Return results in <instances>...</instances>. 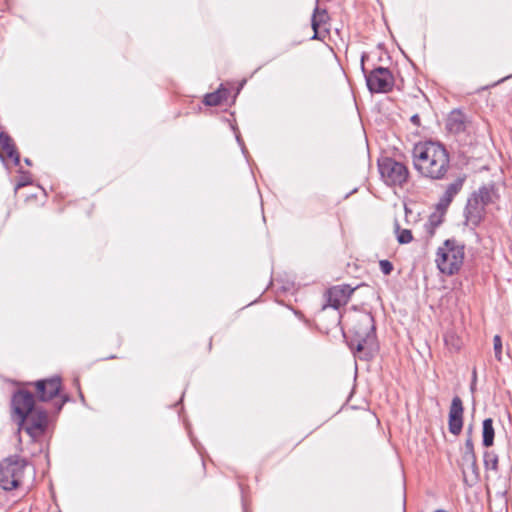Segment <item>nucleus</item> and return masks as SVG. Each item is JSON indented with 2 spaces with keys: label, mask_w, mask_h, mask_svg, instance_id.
Here are the masks:
<instances>
[{
  "label": "nucleus",
  "mask_w": 512,
  "mask_h": 512,
  "mask_svg": "<svg viewBox=\"0 0 512 512\" xmlns=\"http://www.w3.org/2000/svg\"><path fill=\"white\" fill-rule=\"evenodd\" d=\"M27 184V182H19L18 185H17V188H20V187H23Z\"/></svg>",
  "instance_id": "nucleus-33"
},
{
  "label": "nucleus",
  "mask_w": 512,
  "mask_h": 512,
  "mask_svg": "<svg viewBox=\"0 0 512 512\" xmlns=\"http://www.w3.org/2000/svg\"><path fill=\"white\" fill-rule=\"evenodd\" d=\"M475 382L472 381V384H471V389L473 390L475 388Z\"/></svg>",
  "instance_id": "nucleus-37"
},
{
  "label": "nucleus",
  "mask_w": 512,
  "mask_h": 512,
  "mask_svg": "<svg viewBox=\"0 0 512 512\" xmlns=\"http://www.w3.org/2000/svg\"><path fill=\"white\" fill-rule=\"evenodd\" d=\"M379 266L384 275H390L393 271V264L389 260H380Z\"/></svg>",
  "instance_id": "nucleus-25"
},
{
  "label": "nucleus",
  "mask_w": 512,
  "mask_h": 512,
  "mask_svg": "<svg viewBox=\"0 0 512 512\" xmlns=\"http://www.w3.org/2000/svg\"><path fill=\"white\" fill-rule=\"evenodd\" d=\"M24 161H25V163H26L27 165H29V166L31 165V160H30L29 158H25V160H24Z\"/></svg>",
  "instance_id": "nucleus-34"
},
{
  "label": "nucleus",
  "mask_w": 512,
  "mask_h": 512,
  "mask_svg": "<svg viewBox=\"0 0 512 512\" xmlns=\"http://www.w3.org/2000/svg\"><path fill=\"white\" fill-rule=\"evenodd\" d=\"M12 408L17 417V423L26 421V416L34 410L35 398L31 392L19 390L12 397Z\"/></svg>",
  "instance_id": "nucleus-8"
},
{
  "label": "nucleus",
  "mask_w": 512,
  "mask_h": 512,
  "mask_svg": "<svg viewBox=\"0 0 512 512\" xmlns=\"http://www.w3.org/2000/svg\"><path fill=\"white\" fill-rule=\"evenodd\" d=\"M313 15L318 16V23L321 25L322 23H325V21L328 18L327 12L325 10L320 11L318 7L315 8Z\"/></svg>",
  "instance_id": "nucleus-26"
},
{
  "label": "nucleus",
  "mask_w": 512,
  "mask_h": 512,
  "mask_svg": "<svg viewBox=\"0 0 512 512\" xmlns=\"http://www.w3.org/2000/svg\"><path fill=\"white\" fill-rule=\"evenodd\" d=\"M228 94H229V91H228V90H227V92H226V93H221V96H222V102L227 100Z\"/></svg>",
  "instance_id": "nucleus-31"
},
{
  "label": "nucleus",
  "mask_w": 512,
  "mask_h": 512,
  "mask_svg": "<svg viewBox=\"0 0 512 512\" xmlns=\"http://www.w3.org/2000/svg\"><path fill=\"white\" fill-rule=\"evenodd\" d=\"M0 146L7 157L12 159L15 165H18L20 155L15 148L12 138L5 132H0Z\"/></svg>",
  "instance_id": "nucleus-15"
},
{
  "label": "nucleus",
  "mask_w": 512,
  "mask_h": 512,
  "mask_svg": "<svg viewBox=\"0 0 512 512\" xmlns=\"http://www.w3.org/2000/svg\"><path fill=\"white\" fill-rule=\"evenodd\" d=\"M471 196L476 198L478 202L486 208V206L492 202V189L487 186H482Z\"/></svg>",
  "instance_id": "nucleus-18"
},
{
  "label": "nucleus",
  "mask_w": 512,
  "mask_h": 512,
  "mask_svg": "<svg viewBox=\"0 0 512 512\" xmlns=\"http://www.w3.org/2000/svg\"><path fill=\"white\" fill-rule=\"evenodd\" d=\"M467 120L460 110H453L447 118L446 128L450 133L460 134L466 130Z\"/></svg>",
  "instance_id": "nucleus-14"
},
{
  "label": "nucleus",
  "mask_w": 512,
  "mask_h": 512,
  "mask_svg": "<svg viewBox=\"0 0 512 512\" xmlns=\"http://www.w3.org/2000/svg\"><path fill=\"white\" fill-rule=\"evenodd\" d=\"M375 330L374 318L368 313L359 317L357 324L351 331V336L344 335L349 348L354 353H363V356H360L361 359L367 360L372 356L370 350L375 344Z\"/></svg>",
  "instance_id": "nucleus-2"
},
{
  "label": "nucleus",
  "mask_w": 512,
  "mask_h": 512,
  "mask_svg": "<svg viewBox=\"0 0 512 512\" xmlns=\"http://www.w3.org/2000/svg\"><path fill=\"white\" fill-rule=\"evenodd\" d=\"M236 140H237L238 144L240 145L243 154L246 155L247 154V149L245 148L244 142H243V140L241 139V136L238 133L236 134Z\"/></svg>",
  "instance_id": "nucleus-28"
},
{
  "label": "nucleus",
  "mask_w": 512,
  "mask_h": 512,
  "mask_svg": "<svg viewBox=\"0 0 512 512\" xmlns=\"http://www.w3.org/2000/svg\"><path fill=\"white\" fill-rule=\"evenodd\" d=\"M443 215L444 214H442L441 212H440V215H437V214L431 215L429 218V224L433 227H437L439 224H441Z\"/></svg>",
  "instance_id": "nucleus-27"
},
{
  "label": "nucleus",
  "mask_w": 512,
  "mask_h": 512,
  "mask_svg": "<svg viewBox=\"0 0 512 512\" xmlns=\"http://www.w3.org/2000/svg\"><path fill=\"white\" fill-rule=\"evenodd\" d=\"M412 161L419 175L432 181L445 180L451 168L450 154L445 146L431 140L414 145Z\"/></svg>",
  "instance_id": "nucleus-1"
},
{
  "label": "nucleus",
  "mask_w": 512,
  "mask_h": 512,
  "mask_svg": "<svg viewBox=\"0 0 512 512\" xmlns=\"http://www.w3.org/2000/svg\"><path fill=\"white\" fill-rule=\"evenodd\" d=\"M317 21H318V16L317 15H313L312 19H311V26H312V29L314 31V34L311 37V39H313V40L321 39V37L319 35L320 24Z\"/></svg>",
  "instance_id": "nucleus-24"
},
{
  "label": "nucleus",
  "mask_w": 512,
  "mask_h": 512,
  "mask_svg": "<svg viewBox=\"0 0 512 512\" xmlns=\"http://www.w3.org/2000/svg\"><path fill=\"white\" fill-rule=\"evenodd\" d=\"M367 54L361 56V70L365 74L367 88L371 93H388L394 87V77L391 71L385 67H377L369 74L366 73L364 61Z\"/></svg>",
  "instance_id": "nucleus-5"
},
{
  "label": "nucleus",
  "mask_w": 512,
  "mask_h": 512,
  "mask_svg": "<svg viewBox=\"0 0 512 512\" xmlns=\"http://www.w3.org/2000/svg\"><path fill=\"white\" fill-rule=\"evenodd\" d=\"M27 462L23 459L7 458L0 463V487L11 491L22 483Z\"/></svg>",
  "instance_id": "nucleus-4"
},
{
  "label": "nucleus",
  "mask_w": 512,
  "mask_h": 512,
  "mask_svg": "<svg viewBox=\"0 0 512 512\" xmlns=\"http://www.w3.org/2000/svg\"><path fill=\"white\" fill-rule=\"evenodd\" d=\"M495 430L493 420L487 418L482 423V444L485 447H491L494 443Z\"/></svg>",
  "instance_id": "nucleus-16"
},
{
  "label": "nucleus",
  "mask_w": 512,
  "mask_h": 512,
  "mask_svg": "<svg viewBox=\"0 0 512 512\" xmlns=\"http://www.w3.org/2000/svg\"><path fill=\"white\" fill-rule=\"evenodd\" d=\"M476 455L474 451V444L472 438H467L464 443V447L462 449L461 454V464L463 463H472V460H475Z\"/></svg>",
  "instance_id": "nucleus-17"
},
{
  "label": "nucleus",
  "mask_w": 512,
  "mask_h": 512,
  "mask_svg": "<svg viewBox=\"0 0 512 512\" xmlns=\"http://www.w3.org/2000/svg\"><path fill=\"white\" fill-rule=\"evenodd\" d=\"M464 249V245L457 240L447 239L437 251L435 261L438 269L447 275L457 273L464 261Z\"/></svg>",
  "instance_id": "nucleus-3"
},
{
  "label": "nucleus",
  "mask_w": 512,
  "mask_h": 512,
  "mask_svg": "<svg viewBox=\"0 0 512 512\" xmlns=\"http://www.w3.org/2000/svg\"><path fill=\"white\" fill-rule=\"evenodd\" d=\"M467 435H468L467 438H469V437L472 438V428L471 427L468 428Z\"/></svg>",
  "instance_id": "nucleus-32"
},
{
  "label": "nucleus",
  "mask_w": 512,
  "mask_h": 512,
  "mask_svg": "<svg viewBox=\"0 0 512 512\" xmlns=\"http://www.w3.org/2000/svg\"><path fill=\"white\" fill-rule=\"evenodd\" d=\"M19 429H23L31 438L42 435L48 425V414L45 410L36 407L26 416V421L18 423Z\"/></svg>",
  "instance_id": "nucleus-7"
},
{
  "label": "nucleus",
  "mask_w": 512,
  "mask_h": 512,
  "mask_svg": "<svg viewBox=\"0 0 512 512\" xmlns=\"http://www.w3.org/2000/svg\"><path fill=\"white\" fill-rule=\"evenodd\" d=\"M484 466L487 470L498 471V455L493 451H485L483 455Z\"/></svg>",
  "instance_id": "nucleus-21"
},
{
  "label": "nucleus",
  "mask_w": 512,
  "mask_h": 512,
  "mask_svg": "<svg viewBox=\"0 0 512 512\" xmlns=\"http://www.w3.org/2000/svg\"><path fill=\"white\" fill-rule=\"evenodd\" d=\"M464 407L459 396H454L449 408L448 428L453 435H459L463 428Z\"/></svg>",
  "instance_id": "nucleus-10"
},
{
  "label": "nucleus",
  "mask_w": 512,
  "mask_h": 512,
  "mask_svg": "<svg viewBox=\"0 0 512 512\" xmlns=\"http://www.w3.org/2000/svg\"><path fill=\"white\" fill-rule=\"evenodd\" d=\"M462 474L464 482L467 483V470L471 471V474L473 476L472 481L477 482L479 479V468L477 465V459L472 460V463H463L461 464Z\"/></svg>",
  "instance_id": "nucleus-20"
},
{
  "label": "nucleus",
  "mask_w": 512,
  "mask_h": 512,
  "mask_svg": "<svg viewBox=\"0 0 512 512\" xmlns=\"http://www.w3.org/2000/svg\"><path fill=\"white\" fill-rule=\"evenodd\" d=\"M464 215L466 224L475 228L482 222L485 216V207L476 198L470 196L464 210Z\"/></svg>",
  "instance_id": "nucleus-12"
},
{
  "label": "nucleus",
  "mask_w": 512,
  "mask_h": 512,
  "mask_svg": "<svg viewBox=\"0 0 512 512\" xmlns=\"http://www.w3.org/2000/svg\"><path fill=\"white\" fill-rule=\"evenodd\" d=\"M378 169L383 181L389 186L402 187L409 177V170L405 164L391 157L378 160Z\"/></svg>",
  "instance_id": "nucleus-6"
},
{
  "label": "nucleus",
  "mask_w": 512,
  "mask_h": 512,
  "mask_svg": "<svg viewBox=\"0 0 512 512\" xmlns=\"http://www.w3.org/2000/svg\"><path fill=\"white\" fill-rule=\"evenodd\" d=\"M397 231V240L400 244H408L412 241L413 236L412 232L409 229H399V227H397Z\"/></svg>",
  "instance_id": "nucleus-22"
},
{
  "label": "nucleus",
  "mask_w": 512,
  "mask_h": 512,
  "mask_svg": "<svg viewBox=\"0 0 512 512\" xmlns=\"http://www.w3.org/2000/svg\"><path fill=\"white\" fill-rule=\"evenodd\" d=\"M227 89L223 87V85L220 86L219 89H217L215 92L208 93L204 97V103L207 106H217L222 103V96L221 93H226Z\"/></svg>",
  "instance_id": "nucleus-19"
},
{
  "label": "nucleus",
  "mask_w": 512,
  "mask_h": 512,
  "mask_svg": "<svg viewBox=\"0 0 512 512\" xmlns=\"http://www.w3.org/2000/svg\"><path fill=\"white\" fill-rule=\"evenodd\" d=\"M494 354L498 361L502 360V339L500 335H495L493 338Z\"/></svg>",
  "instance_id": "nucleus-23"
},
{
  "label": "nucleus",
  "mask_w": 512,
  "mask_h": 512,
  "mask_svg": "<svg viewBox=\"0 0 512 512\" xmlns=\"http://www.w3.org/2000/svg\"><path fill=\"white\" fill-rule=\"evenodd\" d=\"M66 401H67V397H64L60 402L55 403L57 412H59L62 409V407Z\"/></svg>",
  "instance_id": "nucleus-30"
},
{
  "label": "nucleus",
  "mask_w": 512,
  "mask_h": 512,
  "mask_svg": "<svg viewBox=\"0 0 512 512\" xmlns=\"http://www.w3.org/2000/svg\"><path fill=\"white\" fill-rule=\"evenodd\" d=\"M475 381H476V371L474 370L473 371V382H475Z\"/></svg>",
  "instance_id": "nucleus-35"
},
{
  "label": "nucleus",
  "mask_w": 512,
  "mask_h": 512,
  "mask_svg": "<svg viewBox=\"0 0 512 512\" xmlns=\"http://www.w3.org/2000/svg\"><path fill=\"white\" fill-rule=\"evenodd\" d=\"M503 80H504V79H500V82H503ZM498 83H499V81H498V82H496L494 85H496V84H498Z\"/></svg>",
  "instance_id": "nucleus-38"
},
{
  "label": "nucleus",
  "mask_w": 512,
  "mask_h": 512,
  "mask_svg": "<svg viewBox=\"0 0 512 512\" xmlns=\"http://www.w3.org/2000/svg\"><path fill=\"white\" fill-rule=\"evenodd\" d=\"M243 511H244V512H248V511H247V508H246V505H245L244 503H243Z\"/></svg>",
  "instance_id": "nucleus-36"
},
{
  "label": "nucleus",
  "mask_w": 512,
  "mask_h": 512,
  "mask_svg": "<svg viewBox=\"0 0 512 512\" xmlns=\"http://www.w3.org/2000/svg\"><path fill=\"white\" fill-rule=\"evenodd\" d=\"M410 121H411L415 126H420V117H419V115H418V114H414L413 116H411Z\"/></svg>",
  "instance_id": "nucleus-29"
},
{
  "label": "nucleus",
  "mask_w": 512,
  "mask_h": 512,
  "mask_svg": "<svg viewBox=\"0 0 512 512\" xmlns=\"http://www.w3.org/2000/svg\"><path fill=\"white\" fill-rule=\"evenodd\" d=\"M354 289L349 285L334 286L327 291V304L328 306L338 309L340 306L345 305L349 300Z\"/></svg>",
  "instance_id": "nucleus-13"
},
{
  "label": "nucleus",
  "mask_w": 512,
  "mask_h": 512,
  "mask_svg": "<svg viewBox=\"0 0 512 512\" xmlns=\"http://www.w3.org/2000/svg\"><path fill=\"white\" fill-rule=\"evenodd\" d=\"M37 395L41 401H49L56 397L61 390V378L54 376L49 379L39 380L35 383Z\"/></svg>",
  "instance_id": "nucleus-11"
},
{
  "label": "nucleus",
  "mask_w": 512,
  "mask_h": 512,
  "mask_svg": "<svg viewBox=\"0 0 512 512\" xmlns=\"http://www.w3.org/2000/svg\"><path fill=\"white\" fill-rule=\"evenodd\" d=\"M465 181L466 175H459L451 183L446 185L444 192L439 197V200L436 204V209L438 212L445 214L454 198L463 189Z\"/></svg>",
  "instance_id": "nucleus-9"
}]
</instances>
